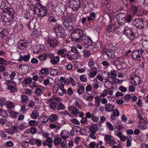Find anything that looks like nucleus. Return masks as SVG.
<instances>
[{
  "instance_id": "14",
  "label": "nucleus",
  "mask_w": 148,
  "mask_h": 148,
  "mask_svg": "<svg viewBox=\"0 0 148 148\" xmlns=\"http://www.w3.org/2000/svg\"><path fill=\"white\" fill-rule=\"evenodd\" d=\"M28 43L26 40H21L19 41L18 44V47L19 49L21 50H24L25 49L27 46L28 45Z\"/></svg>"
},
{
  "instance_id": "34",
  "label": "nucleus",
  "mask_w": 148,
  "mask_h": 148,
  "mask_svg": "<svg viewBox=\"0 0 148 148\" xmlns=\"http://www.w3.org/2000/svg\"><path fill=\"white\" fill-rule=\"evenodd\" d=\"M51 121H55L58 119V116L55 114H52L49 117V119Z\"/></svg>"
},
{
  "instance_id": "18",
  "label": "nucleus",
  "mask_w": 148,
  "mask_h": 148,
  "mask_svg": "<svg viewBox=\"0 0 148 148\" xmlns=\"http://www.w3.org/2000/svg\"><path fill=\"white\" fill-rule=\"evenodd\" d=\"M140 82V78L138 76H134L131 78V83L134 85H137L139 84Z\"/></svg>"
},
{
  "instance_id": "10",
  "label": "nucleus",
  "mask_w": 148,
  "mask_h": 148,
  "mask_svg": "<svg viewBox=\"0 0 148 148\" xmlns=\"http://www.w3.org/2000/svg\"><path fill=\"white\" fill-rule=\"evenodd\" d=\"M133 24L136 27L139 28H143L144 25L143 21L142 19L138 18L134 19L133 21Z\"/></svg>"
},
{
  "instance_id": "11",
  "label": "nucleus",
  "mask_w": 148,
  "mask_h": 148,
  "mask_svg": "<svg viewBox=\"0 0 148 148\" xmlns=\"http://www.w3.org/2000/svg\"><path fill=\"white\" fill-rule=\"evenodd\" d=\"M10 7V4L6 1L2 2L0 7L1 9L4 10L3 12H7L9 9H12Z\"/></svg>"
},
{
  "instance_id": "58",
  "label": "nucleus",
  "mask_w": 148,
  "mask_h": 148,
  "mask_svg": "<svg viewBox=\"0 0 148 148\" xmlns=\"http://www.w3.org/2000/svg\"><path fill=\"white\" fill-rule=\"evenodd\" d=\"M8 64V62L6 60L3 58H0V64L7 65Z\"/></svg>"
},
{
  "instance_id": "41",
  "label": "nucleus",
  "mask_w": 148,
  "mask_h": 148,
  "mask_svg": "<svg viewBox=\"0 0 148 148\" xmlns=\"http://www.w3.org/2000/svg\"><path fill=\"white\" fill-rule=\"evenodd\" d=\"M65 108L64 105L61 103H59L56 107L57 109L58 110H61Z\"/></svg>"
},
{
  "instance_id": "64",
  "label": "nucleus",
  "mask_w": 148,
  "mask_h": 148,
  "mask_svg": "<svg viewBox=\"0 0 148 148\" xmlns=\"http://www.w3.org/2000/svg\"><path fill=\"white\" fill-rule=\"evenodd\" d=\"M6 131L8 134H14L15 132V131L13 129H8L6 130Z\"/></svg>"
},
{
  "instance_id": "30",
  "label": "nucleus",
  "mask_w": 148,
  "mask_h": 148,
  "mask_svg": "<svg viewBox=\"0 0 148 148\" xmlns=\"http://www.w3.org/2000/svg\"><path fill=\"white\" fill-rule=\"evenodd\" d=\"M84 98L86 100L89 101H92L93 98L94 97L88 93H86L84 95Z\"/></svg>"
},
{
  "instance_id": "7",
  "label": "nucleus",
  "mask_w": 148,
  "mask_h": 148,
  "mask_svg": "<svg viewBox=\"0 0 148 148\" xmlns=\"http://www.w3.org/2000/svg\"><path fill=\"white\" fill-rule=\"evenodd\" d=\"M68 2L70 7L74 10L79 8L81 4L80 0H68Z\"/></svg>"
},
{
  "instance_id": "62",
  "label": "nucleus",
  "mask_w": 148,
  "mask_h": 148,
  "mask_svg": "<svg viewBox=\"0 0 148 148\" xmlns=\"http://www.w3.org/2000/svg\"><path fill=\"white\" fill-rule=\"evenodd\" d=\"M115 27L113 25H111L107 27V30L109 32H111L114 30Z\"/></svg>"
},
{
  "instance_id": "25",
  "label": "nucleus",
  "mask_w": 148,
  "mask_h": 148,
  "mask_svg": "<svg viewBox=\"0 0 148 148\" xmlns=\"http://www.w3.org/2000/svg\"><path fill=\"white\" fill-rule=\"evenodd\" d=\"M116 63L117 64L116 67L118 69H123L125 67V64L123 62L117 60L116 61Z\"/></svg>"
},
{
  "instance_id": "2",
  "label": "nucleus",
  "mask_w": 148,
  "mask_h": 148,
  "mask_svg": "<svg viewBox=\"0 0 148 148\" xmlns=\"http://www.w3.org/2000/svg\"><path fill=\"white\" fill-rule=\"evenodd\" d=\"M34 11L36 14L40 16L43 17L47 14V8L40 3L34 4Z\"/></svg>"
},
{
  "instance_id": "12",
  "label": "nucleus",
  "mask_w": 148,
  "mask_h": 148,
  "mask_svg": "<svg viewBox=\"0 0 148 148\" xmlns=\"http://www.w3.org/2000/svg\"><path fill=\"white\" fill-rule=\"evenodd\" d=\"M104 140L107 143L111 145H113L116 143L114 138L109 134L105 136Z\"/></svg>"
},
{
  "instance_id": "51",
  "label": "nucleus",
  "mask_w": 148,
  "mask_h": 148,
  "mask_svg": "<svg viewBox=\"0 0 148 148\" xmlns=\"http://www.w3.org/2000/svg\"><path fill=\"white\" fill-rule=\"evenodd\" d=\"M67 51V50L66 49H62L57 52V54L58 55H62L64 53H66Z\"/></svg>"
},
{
  "instance_id": "59",
  "label": "nucleus",
  "mask_w": 148,
  "mask_h": 148,
  "mask_svg": "<svg viewBox=\"0 0 148 148\" xmlns=\"http://www.w3.org/2000/svg\"><path fill=\"white\" fill-rule=\"evenodd\" d=\"M79 113V110L76 108H73L72 111L73 114L74 116H77Z\"/></svg>"
},
{
  "instance_id": "5",
  "label": "nucleus",
  "mask_w": 148,
  "mask_h": 148,
  "mask_svg": "<svg viewBox=\"0 0 148 148\" xmlns=\"http://www.w3.org/2000/svg\"><path fill=\"white\" fill-rule=\"evenodd\" d=\"M53 92L54 94H57L58 95L62 96L64 94L66 93V91L64 88L63 85H60L58 87L55 85L53 89Z\"/></svg>"
},
{
  "instance_id": "1",
  "label": "nucleus",
  "mask_w": 148,
  "mask_h": 148,
  "mask_svg": "<svg viewBox=\"0 0 148 148\" xmlns=\"http://www.w3.org/2000/svg\"><path fill=\"white\" fill-rule=\"evenodd\" d=\"M85 34L86 33L84 28H77L75 29L71 34V40L73 41L79 42L81 41Z\"/></svg>"
},
{
  "instance_id": "40",
  "label": "nucleus",
  "mask_w": 148,
  "mask_h": 148,
  "mask_svg": "<svg viewBox=\"0 0 148 148\" xmlns=\"http://www.w3.org/2000/svg\"><path fill=\"white\" fill-rule=\"evenodd\" d=\"M49 69L44 68L42 69L40 71V73L42 75L46 74L49 72Z\"/></svg>"
},
{
  "instance_id": "28",
  "label": "nucleus",
  "mask_w": 148,
  "mask_h": 148,
  "mask_svg": "<svg viewBox=\"0 0 148 148\" xmlns=\"http://www.w3.org/2000/svg\"><path fill=\"white\" fill-rule=\"evenodd\" d=\"M108 75L111 78L114 79L117 76L116 71L112 70L108 73Z\"/></svg>"
},
{
  "instance_id": "49",
  "label": "nucleus",
  "mask_w": 148,
  "mask_h": 148,
  "mask_svg": "<svg viewBox=\"0 0 148 148\" xmlns=\"http://www.w3.org/2000/svg\"><path fill=\"white\" fill-rule=\"evenodd\" d=\"M32 82V79L31 77L25 78L24 79L23 82L26 84H29Z\"/></svg>"
},
{
  "instance_id": "35",
  "label": "nucleus",
  "mask_w": 148,
  "mask_h": 148,
  "mask_svg": "<svg viewBox=\"0 0 148 148\" xmlns=\"http://www.w3.org/2000/svg\"><path fill=\"white\" fill-rule=\"evenodd\" d=\"M49 127L51 129L56 128L57 129L60 130L61 128L60 126L54 123L50 124L49 125Z\"/></svg>"
},
{
  "instance_id": "15",
  "label": "nucleus",
  "mask_w": 148,
  "mask_h": 148,
  "mask_svg": "<svg viewBox=\"0 0 148 148\" xmlns=\"http://www.w3.org/2000/svg\"><path fill=\"white\" fill-rule=\"evenodd\" d=\"M49 57H52L50 60V62L51 64H55L58 63L59 61L60 57L58 56L54 57V55L53 54L50 53L49 55Z\"/></svg>"
},
{
  "instance_id": "47",
  "label": "nucleus",
  "mask_w": 148,
  "mask_h": 148,
  "mask_svg": "<svg viewBox=\"0 0 148 148\" xmlns=\"http://www.w3.org/2000/svg\"><path fill=\"white\" fill-rule=\"evenodd\" d=\"M142 45L145 50L148 51V41H145L142 42Z\"/></svg>"
},
{
  "instance_id": "31",
  "label": "nucleus",
  "mask_w": 148,
  "mask_h": 148,
  "mask_svg": "<svg viewBox=\"0 0 148 148\" xmlns=\"http://www.w3.org/2000/svg\"><path fill=\"white\" fill-rule=\"evenodd\" d=\"M132 138V136H128L127 137L126 141V147H129L131 146Z\"/></svg>"
},
{
  "instance_id": "56",
  "label": "nucleus",
  "mask_w": 148,
  "mask_h": 148,
  "mask_svg": "<svg viewBox=\"0 0 148 148\" xmlns=\"http://www.w3.org/2000/svg\"><path fill=\"white\" fill-rule=\"evenodd\" d=\"M21 101L22 102H27L28 101L27 97L25 95H21Z\"/></svg>"
},
{
  "instance_id": "17",
  "label": "nucleus",
  "mask_w": 148,
  "mask_h": 148,
  "mask_svg": "<svg viewBox=\"0 0 148 148\" xmlns=\"http://www.w3.org/2000/svg\"><path fill=\"white\" fill-rule=\"evenodd\" d=\"M132 56L133 58L135 60H140L141 58V54L138 50L134 51L132 52Z\"/></svg>"
},
{
  "instance_id": "44",
  "label": "nucleus",
  "mask_w": 148,
  "mask_h": 148,
  "mask_svg": "<svg viewBox=\"0 0 148 148\" xmlns=\"http://www.w3.org/2000/svg\"><path fill=\"white\" fill-rule=\"evenodd\" d=\"M62 139L60 137H57L55 138L53 142L55 144L58 145L61 142Z\"/></svg>"
},
{
  "instance_id": "21",
  "label": "nucleus",
  "mask_w": 148,
  "mask_h": 148,
  "mask_svg": "<svg viewBox=\"0 0 148 148\" xmlns=\"http://www.w3.org/2000/svg\"><path fill=\"white\" fill-rule=\"evenodd\" d=\"M103 55H106L108 57L111 58L113 57L114 52L113 50L105 48L103 51Z\"/></svg>"
},
{
  "instance_id": "37",
  "label": "nucleus",
  "mask_w": 148,
  "mask_h": 148,
  "mask_svg": "<svg viewBox=\"0 0 148 148\" xmlns=\"http://www.w3.org/2000/svg\"><path fill=\"white\" fill-rule=\"evenodd\" d=\"M89 60L88 63V66L90 68H92L94 66L95 64L94 59L92 58H90Z\"/></svg>"
},
{
  "instance_id": "38",
  "label": "nucleus",
  "mask_w": 148,
  "mask_h": 148,
  "mask_svg": "<svg viewBox=\"0 0 148 148\" xmlns=\"http://www.w3.org/2000/svg\"><path fill=\"white\" fill-rule=\"evenodd\" d=\"M50 73L53 75H58V71L57 70L51 68L49 69Z\"/></svg>"
},
{
  "instance_id": "3",
  "label": "nucleus",
  "mask_w": 148,
  "mask_h": 148,
  "mask_svg": "<svg viewBox=\"0 0 148 148\" xmlns=\"http://www.w3.org/2000/svg\"><path fill=\"white\" fill-rule=\"evenodd\" d=\"M15 12L13 9H9L7 12H3L1 15V19L5 22H8L12 20Z\"/></svg>"
},
{
  "instance_id": "42",
  "label": "nucleus",
  "mask_w": 148,
  "mask_h": 148,
  "mask_svg": "<svg viewBox=\"0 0 148 148\" xmlns=\"http://www.w3.org/2000/svg\"><path fill=\"white\" fill-rule=\"evenodd\" d=\"M84 87L83 86H81L79 87L78 89L77 92L79 95H81L84 93Z\"/></svg>"
},
{
  "instance_id": "36",
  "label": "nucleus",
  "mask_w": 148,
  "mask_h": 148,
  "mask_svg": "<svg viewBox=\"0 0 148 148\" xmlns=\"http://www.w3.org/2000/svg\"><path fill=\"white\" fill-rule=\"evenodd\" d=\"M83 53V56L86 58H88L90 55V52L89 50H84Z\"/></svg>"
},
{
  "instance_id": "4",
  "label": "nucleus",
  "mask_w": 148,
  "mask_h": 148,
  "mask_svg": "<svg viewBox=\"0 0 148 148\" xmlns=\"http://www.w3.org/2000/svg\"><path fill=\"white\" fill-rule=\"evenodd\" d=\"M53 30L58 37H64L66 35L64 29L60 25H55L53 27Z\"/></svg>"
},
{
  "instance_id": "22",
  "label": "nucleus",
  "mask_w": 148,
  "mask_h": 148,
  "mask_svg": "<svg viewBox=\"0 0 148 148\" xmlns=\"http://www.w3.org/2000/svg\"><path fill=\"white\" fill-rule=\"evenodd\" d=\"M60 135L63 139H66L69 137L70 134L68 131L64 130L61 132Z\"/></svg>"
},
{
  "instance_id": "32",
  "label": "nucleus",
  "mask_w": 148,
  "mask_h": 148,
  "mask_svg": "<svg viewBox=\"0 0 148 148\" xmlns=\"http://www.w3.org/2000/svg\"><path fill=\"white\" fill-rule=\"evenodd\" d=\"M43 88V87L36 88L34 91V93L38 96H40L42 94V90Z\"/></svg>"
},
{
  "instance_id": "6",
  "label": "nucleus",
  "mask_w": 148,
  "mask_h": 148,
  "mask_svg": "<svg viewBox=\"0 0 148 148\" xmlns=\"http://www.w3.org/2000/svg\"><path fill=\"white\" fill-rule=\"evenodd\" d=\"M123 31L124 34L127 36L128 38L131 41L134 39L135 36L133 32V31L131 27L126 26L124 29Z\"/></svg>"
},
{
  "instance_id": "52",
  "label": "nucleus",
  "mask_w": 148,
  "mask_h": 148,
  "mask_svg": "<svg viewBox=\"0 0 148 148\" xmlns=\"http://www.w3.org/2000/svg\"><path fill=\"white\" fill-rule=\"evenodd\" d=\"M28 124L30 126H35L38 124V122L36 121L31 120L28 122Z\"/></svg>"
},
{
  "instance_id": "55",
  "label": "nucleus",
  "mask_w": 148,
  "mask_h": 148,
  "mask_svg": "<svg viewBox=\"0 0 148 148\" xmlns=\"http://www.w3.org/2000/svg\"><path fill=\"white\" fill-rule=\"evenodd\" d=\"M53 100H54L55 101H61L62 100V99L54 95L52 96V97L51 98V101H53Z\"/></svg>"
},
{
  "instance_id": "57",
  "label": "nucleus",
  "mask_w": 148,
  "mask_h": 148,
  "mask_svg": "<svg viewBox=\"0 0 148 148\" xmlns=\"http://www.w3.org/2000/svg\"><path fill=\"white\" fill-rule=\"evenodd\" d=\"M5 106L8 108H13L14 107V105H13L11 102H8L6 104Z\"/></svg>"
},
{
  "instance_id": "19",
  "label": "nucleus",
  "mask_w": 148,
  "mask_h": 148,
  "mask_svg": "<svg viewBox=\"0 0 148 148\" xmlns=\"http://www.w3.org/2000/svg\"><path fill=\"white\" fill-rule=\"evenodd\" d=\"M32 48L33 52L35 53H36L41 51L43 49V47L40 45H36L33 46Z\"/></svg>"
},
{
  "instance_id": "46",
  "label": "nucleus",
  "mask_w": 148,
  "mask_h": 148,
  "mask_svg": "<svg viewBox=\"0 0 148 148\" xmlns=\"http://www.w3.org/2000/svg\"><path fill=\"white\" fill-rule=\"evenodd\" d=\"M47 57V55L46 54H43L38 56V58L41 61H43L45 60Z\"/></svg>"
},
{
  "instance_id": "26",
  "label": "nucleus",
  "mask_w": 148,
  "mask_h": 148,
  "mask_svg": "<svg viewBox=\"0 0 148 148\" xmlns=\"http://www.w3.org/2000/svg\"><path fill=\"white\" fill-rule=\"evenodd\" d=\"M39 115L38 112L36 110H34L32 111L30 114V117L32 119H36L39 117Z\"/></svg>"
},
{
  "instance_id": "60",
  "label": "nucleus",
  "mask_w": 148,
  "mask_h": 148,
  "mask_svg": "<svg viewBox=\"0 0 148 148\" xmlns=\"http://www.w3.org/2000/svg\"><path fill=\"white\" fill-rule=\"evenodd\" d=\"M91 119L93 121L95 122H98L99 121V117L95 116L93 114H92Z\"/></svg>"
},
{
  "instance_id": "61",
  "label": "nucleus",
  "mask_w": 148,
  "mask_h": 148,
  "mask_svg": "<svg viewBox=\"0 0 148 148\" xmlns=\"http://www.w3.org/2000/svg\"><path fill=\"white\" fill-rule=\"evenodd\" d=\"M74 124L77 125H79L80 124L79 122L75 119H72L69 120Z\"/></svg>"
},
{
  "instance_id": "33",
  "label": "nucleus",
  "mask_w": 148,
  "mask_h": 148,
  "mask_svg": "<svg viewBox=\"0 0 148 148\" xmlns=\"http://www.w3.org/2000/svg\"><path fill=\"white\" fill-rule=\"evenodd\" d=\"M23 25L20 23H18L15 26L14 29L17 31H20L22 30L23 28Z\"/></svg>"
},
{
  "instance_id": "20",
  "label": "nucleus",
  "mask_w": 148,
  "mask_h": 148,
  "mask_svg": "<svg viewBox=\"0 0 148 148\" xmlns=\"http://www.w3.org/2000/svg\"><path fill=\"white\" fill-rule=\"evenodd\" d=\"M138 6L135 4L132 3L131 4L130 13L132 15H134L137 12Z\"/></svg>"
},
{
  "instance_id": "54",
  "label": "nucleus",
  "mask_w": 148,
  "mask_h": 148,
  "mask_svg": "<svg viewBox=\"0 0 148 148\" xmlns=\"http://www.w3.org/2000/svg\"><path fill=\"white\" fill-rule=\"evenodd\" d=\"M125 19V21L126 23L130 22L132 19V17L131 15H129L126 16L125 18H124Z\"/></svg>"
},
{
  "instance_id": "27",
  "label": "nucleus",
  "mask_w": 148,
  "mask_h": 148,
  "mask_svg": "<svg viewBox=\"0 0 148 148\" xmlns=\"http://www.w3.org/2000/svg\"><path fill=\"white\" fill-rule=\"evenodd\" d=\"M105 108L107 111L110 112L113 110L114 106L110 103H108L105 105Z\"/></svg>"
},
{
  "instance_id": "39",
  "label": "nucleus",
  "mask_w": 148,
  "mask_h": 148,
  "mask_svg": "<svg viewBox=\"0 0 148 148\" xmlns=\"http://www.w3.org/2000/svg\"><path fill=\"white\" fill-rule=\"evenodd\" d=\"M47 141L48 143V147L51 148L53 145V139L51 137H48L47 139Z\"/></svg>"
},
{
  "instance_id": "16",
  "label": "nucleus",
  "mask_w": 148,
  "mask_h": 148,
  "mask_svg": "<svg viewBox=\"0 0 148 148\" xmlns=\"http://www.w3.org/2000/svg\"><path fill=\"white\" fill-rule=\"evenodd\" d=\"M93 42L90 38H88L87 39H85L82 43V45L86 48H88L91 46Z\"/></svg>"
},
{
  "instance_id": "8",
  "label": "nucleus",
  "mask_w": 148,
  "mask_h": 148,
  "mask_svg": "<svg viewBox=\"0 0 148 148\" xmlns=\"http://www.w3.org/2000/svg\"><path fill=\"white\" fill-rule=\"evenodd\" d=\"M73 21L70 18L68 17H66L64 19L63 22V24L69 30H71L73 29L72 25Z\"/></svg>"
},
{
  "instance_id": "13",
  "label": "nucleus",
  "mask_w": 148,
  "mask_h": 148,
  "mask_svg": "<svg viewBox=\"0 0 148 148\" xmlns=\"http://www.w3.org/2000/svg\"><path fill=\"white\" fill-rule=\"evenodd\" d=\"M16 57L15 58L14 60L16 61H21L22 60L25 62H27L29 60L30 56L29 54L27 55L24 56L17 55L16 56Z\"/></svg>"
},
{
  "instance_id": "48",
  "label": "nucleus",
  "mask_w": 148,
  "mask_h": 148,
  "mask_svg": "<svg viewBox=\"0 0 148 148\" xmlns=\"http://www.w3.org/2000/svg\"><path fill=\"white\" fill-rule=\"evenodd\" d=\"M79 128L78 130H77V132H78L79 134L81 135L84 134V132H85V129L83 127H77Z\"/></svg>"
},
{
  "instance_id": "45",
  "label": "nucleus",
  "mask_w": 148,
  "mask_h": 148,
  "mask_svg": "<svg viewBox=\"0 0 148 148\" xmlns=\"http://www.w3.org/2000/svg\"><path fill=\"white\" fill-rule=\"evenodd\" d=\"M138 126L139 128L142 130H144L147 128L146 125L144 123H138Z\"/></svg>"
},
{
  "instance_id": "50",
  "label": "nucleus",
  "mask_w": 148,
  "mask_h": 148,
  "mask_svg": "<svg viewBox=\"0 0 148 148\" xmlns=\"http://www.w3.org/2000/svg\"><path fill=\"white\" fill-rule=\"evenodd\" d=\"M99 96H96L95 98V105L96 107H99L100 105V101L99 99Z\"/></svg>"
},
{
  "instance_id": "63",
  "label": "nucleus",
  "mask_w": 148,
  "mask_h": 148,
  "mask_svg": "<svg viewBox=\"0 0 148 148\" xmlns=\"http://www.w3.org/2000/svg\"><path fill=\"white\" fill-rule=\"evenodd\" d=\"M106 125L109 130L112 131L114 130V127L110 123L107 122Z\"/></svg>"
},
{
  "instance_id": "43",
  "label": "nucleus",
  "mask_w": 148,
  "mask_h": 148,
  "mask_svg": "<svg viewBox=\"0 0 148 148\" xmlns=\"http://www.w3.org/2000/svg\"><path fill=\"white\" fill-rule=\"evenodd\" d=\"M99 145L96 143L95 142H93L90 143L89 145V148H94L95 146L96 148H98Z\"/></svg>"
},
{
  "instance_id": "24",
  "label": "nucleus",
  "mask_w": 148,
  "mask_h": 148,
  "mask_svg": "<svg viewBox=\"0 0 148 148\" xmlns=\"http://www.w3.org/2000/svg\"><path fill=\"white\" fill-rule=\"evenodd\" d=\"M113 82L108 80H106L104 82V87L106 88L111 90L113 88Z\"/></svg>"
},
{
  "instance_id": "53",
  "label": "nucleus",
  "mask_w": 148,
  "mask_h": 148,
  "mask_svg": "<svg viewBox=\"0 0 148 148\" xmlns=\"http://www.w3.org/2000/svg\"><path fill=\"white\" fill-rule=\"evenodd\" d=\"M114 134L115 136H117L119 138L123 135L122 132L118 130L116 131L115 130L114 131Z\"/></svg>"
},
{
  "instance_id": "29",
  "label": "nucleus",
  "mask_w": 148,
  "mask_h": 148,
  "mask_svg": "<svg viewBox=\"0 0 148 148\" xmlns=\"http://www.w3.org/2000/svg\"><path fill=\"white\" fill-rule=\"evenodd\" d=\"M49 120L48 116H46L40 117L38 119V121L41 123H45L47 122Z\"/></svg>"
},
{
  "instance_id": "23",
  "label": "nucleus",
  "mask_w": 148,
  "mask_h": 148,
  "mask_svg": "<svg viewBox=\"0 0 148 148\" xmlns=\"http://www.w3.org/2000/svg\"><path fill=\"white\" fill-rule=\"evenodd\" d=\"M88 132L96 133L97 131V127L96 125L94 124L88 127Z\"/></svg>"
},
{
  "instance_id": "9",
  "label": "nucleus",
  "mask_w": 148,
  "mask_h": 148,
  "mask_svg": "<svg viewBox=\"0 0 148 148\" xmlns=\"http://www.w3.org/2000/svg\"><path fill=\"white\" fill-rule=\"evenodd\" d=\"M47 42L49 44L51 47H54L57 46L58 42L57 40L54 38L49 37L47 39Z\"/></svg>"
}]
</instances>
